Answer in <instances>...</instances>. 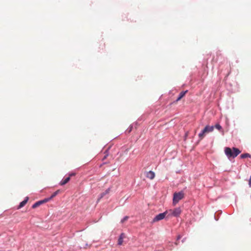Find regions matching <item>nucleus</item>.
<instances>
[{"label": "nucleus", "mask_w": 251, "mask_h": 251, "mask_svg": "<svg viewBox=\"0 0 251 251\" xmlns=\"http://www.w3.org/2000/svg\"><path fill=\"white\" fill-rule=\"evenodd\" d=\"M168 211H166L163 213H160L157 215L153 219V222H158L161 220H163L166 216Z\"/></svg>", "instance_id": "nucleus-4"}, {"label": "nucleus", "mask_w": 251, "mask_h": 251, "mask_svg": "<svg viewBox=\"0 0 251 251\" xmlns=\"http://www.w3.org/2000/svg\"><path fill=\"white\" fill-rule=\"evenodd\" d=\"M59 190H57L56 191H55V192H54L52 195L51 196H50V199H52L53 198H54V197H55L59 193Z\"/></svg>", "instance_id": "nucleus-14"}, {"label": "nucleus", "mask_w": 251, "mask_h": 251, "mask_svg": "<svg viewBox=\"0 0 251 251\" xmlns=\"http://www.w3.org/2000/svg\"><path fill=\"white\" fill-rule=\"evenodd\" d=\"M146 176L147 178L151 180L154 178L155 173L151 171H150L147 172Z\"/></svg>", "instance_id": "nucleus-6"}, {"label": "nucleus", "mask_w": 251, "mask_h": 251, "mask_svg": "<svg viewBox=\"0 0 251 251\" xmlns=\"http://www.w3.org/2000/svg\"><path fill=\"white\" fill-rule=\"evenodd\" d=\"M225 152L227 157L229 158H235L241 152V151L236 148H233L231 150L230 148L226 147L225 149Z\"/></svg>", "instance_id": "nucleus-1"}, {"label": "nucleus", "mask_w": 251, "mask_h": 251, "mask_svg": "<svg viewBox=\"0 0 251 251\" xmlns=\"http://www.w3.org/2000/svg\"><path fill=\"white\" fill-rule=\"evenodd\" d=\"M214 129V126H206L204 129L200 132L198 136L200 140H202L205 135L209 132H212Z\"/></svg>", "instance_id": "nucleus-2"}, {"label": "nucleus", "mask_w": 251, "mask_h": 251, "mask_svg": "<svg viewBox=\"0 0 251 251\" xmlns=\"http://www.w3.org/2000/svg\"><path fill=\"white\" fill-rule=\"evenodd\" d=\"M50 200H51V199H50V197L49 198L45 199L44 200H42L41 201H42V202H43V203H44L48 202V201H49Z\"/></svg>", "instance_id": "nucleus-16"}, {"label": "nucleus", "mask_w": 251, "mask_h": 251, "mask_svg": "<svg viewBox=\"0 0 251 251\" xmlns=\"http://www.w3.org/2000/svg\"><path fill=\"white\" fill-rule=\"evenodd\" d=\"M249 185L250 187H251V176H250V179L249 180Z\"/></svg>", "instance_id": "nucleus-17"}, {"label": "nucleus", "mask_w": 251, "mask_h": 251, "mask_svg": "<svg viewBox=\"0 0 251 251\" xmlns=\"http://www.w3.org/2000/svg\"><path fill=\"white\" fill-rule=\"evenodd\" d=\"M187 92L188 90L181 92L179 95L178 97L176 100V102H177L178 101L180 100L183 97H184V96Z\"/></svg>", "instance_id": "nucleus-8"}, {"label": "nucleus", "mask_w": 251, "mask_h": 251, "mask_svg": "<svg viewBox=\"0 0 251 251\" xmlns=\"http://www.w3.org/2000/svg\"><path fill=\"white\" fill-rule=\"evenodd\" d=\"M28 200V198L26 197L25 200H24L23 201L20 202L19 205L18 206V209H20L22 207H23L24 206H25V204L27 203Z\"/></svg>", "instance_id": "nucleus-9"}, {"label": "nucleus", "mask_w": 251, "mask_h": 251, "mask_svg": "<svg viewBox=\"0 0 251 251\" xmlns=\"http://www.w3.org/2000/svg\"><path fill=\"white\" fill-rule=\"evenodd\" d=\"M214 126V128L217 129L218 130H219L220 131H222L223 132H224V131L223 130V128H222V126H220V124H217Z\"/></svg>", "instance_id": "nucleus-12"}, {"label": "nucleus", "mask_w": 251, "mask_h": 251, "mask_svg": "<svg viewBox=\"0 0 251 251\" xmlns=\"http://www.w3.org/2000/svg\"><path fill=\"white\" fill-rule=\"evenodd\" d=\"M128 218L129 217L128 216L125 217L122 220H121V223H124L125 221L128 220Z\"/></svg>", "instance_id": "nucleus-15"}, {"label": "nucleus", "mask_w": 251, "mask_h": 251, "mask_svg": "<svg viewBox=\"0 0 251 251\" xmlns=\"http://www.w3.org/2000/svg\"><path fill=\"white\" fill-rule=\"evenodd\" d=\"M75 175V173H72V174H71L69 175V176H74Z\"/></svg>", "instance_id": "nucleus-18"}, {"label": "nucleus", "mask_w": 251, "mask_h": 251, "mask_svg": "<svg viewBox=\"0 0 251 251\" xmlns=\"http://www.w3.org/2000/svg\"><path fill=\"white\" fill-rule=\"evenodd\" d=\"M184 193L182 191L175 193L173 197V204L176 205L180 200L184 198Z\"/></svg>", "instance_id": "nucleus-3"}, {"label": "nucleus", "mask_w": 251, "mask_h": 251, "mask_svg": "<svg viewBox=\"0 0 251 251\" xmlns=\"http://www.w3.org/2000/svg\"><path fill=\"white\" fill-rule=\"evenodd\" d=\"M70 176H68V177L65 178V179H62L60 182V185H64L66 184V183H67L70 181Z\"/></svg>", "instance_id": "nucleus-10"}, {"label": "nucleus", "mask_w": 251, "mask_h": 251, "mask_svg": "<svg viewBox=\"0 0 251 251\" xmlns=\"http://www.w3.org/2000/svg\"><path fill=\"white\" fill-rule=\"evenodd\" d=\"M251 157V154L248 153H243V154H241L240 156V157L241 158H247V157L250 158Z\"/></svg>", "instance_id": "nucleus-13"}, {"label": "nucleus", "mask_w": 251, "mask_h": 251, "mask_svg": "<svg viewBox=\"0 0 251 251\" xmlns=\"http://www.w3.org/2000/svg\"><path fill=\"white\" fill-rule=\"evenodd\" d=\"M126 237L125 234L122 233L121 234L118 241V244L119 245H122L123 243V239Z\"/></svg>", "instance_id": "nucleus-7"}, {"label": "nucleus", "mask_w": 251, "mask_h": 251, "mask_svg": "<svg viewBox=\"0 0 251 251\" xmlns=\"http://www.w3.org/2000/svg\"><path fill=\"white\" fill-rule=\"evenodd\" d=\"M42 204H43V202H42L41 201H37L34 204L32 205V207L33 208H35L38 207L39 205H40Z\"/></svg>", "instance_id": "nucleus-11"}, {"label": "nucleus", "mask_w": 251, "mask_h": 251, "mask_svg": "<svg viewBox=\"0 0 251 251\" xmlns=\"http://www.w3.org/2000/svg\"><path fill=\"white\" fill-rule=\"evenodd\" d=\"M169 212L173 216L178 217L181 213V210L180 208L177 207L174 210H170Z\"/></svg>", "instance_id": "nucleus-5"}]
</instances>
